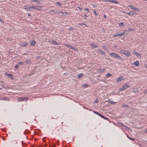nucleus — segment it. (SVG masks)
Segmentation results:
<instances>
[{
    "label": "nucleus",
    "mask_w": 147,
    "mask_h": 147,
    "mask_svg": "<svg viewBox=\"0 0 147 147\" xmlns=\"http://www.w3.org/2000/svg\"><path fill=\"white\" fill-rule=\"evenodd\" d=\"M144 94H146L147 93V90H145L144 92Z\"/></svg>",
    "instance_id": "a18cd8bd"
},
{
    "label": "nucleus",
    "mask_w": 147,
    "mask_h": 147,
    "mask_svg": "<svg viewBox=\"0 0 147 147\" xmlns=\"http://www.w3.org/2000/svg\"><path fill=\"white\" fill-rule=\"evenodd\" d=\"M132 30H133V29H129V31H132Z\"/></svg>",
    "instance_id": "bf43d9fd"
},
{
    "label": "nucleus",
    "mask_w": 147,
    "mask_h": 147,
    "mask_svg": "<svg viewBox=\"0 0 147 147\" xmlns=\"http://www.w3.org/2000/svg\"><path fill=\"white\" fill-rule=\"evenodd\" d=\"M18 64L20 65H22L24 64V63L22 62H19L18 63Z\"/></svg>",
    "instance_id": "4c0bfd02"
},
{
    "label": "nucleus",
    "mask_w": 147,
    "mask_h": 147,
    "mask_svg": "<svg viewBox=\"0 0 147 147\" xmlns=\"http://www.w3.org/2000/svg\"><path fill=\"white\" fill-rule=\"evenodd\" d=\"M71 47V49H74V47Z\"/></svg>",
    "instance_id": "4d7b16f0"
},
{
    "label": "nucleus",
    "mask_w": 147,
    "mask_h": 147,
    "mask_svg": "<svg viewBox=\"0 0 147 147\" xmlns=\"http://www.w3.org/2000/svg\"><path fill=\"white\" fill-rule=\"evenodd\" d=\"M101 117L103 118V119H106V120H108L109 119L108 118L105 117L103 115H102Z\"/></svg>",
    "instance_id": "a878e982"
},
{
    "label": "nucleus",
    "mask_w": 147,
    "mask_h": 147,
    "mask_svg": "<svg viewBox=\"0 0 147 147\" xmlns=\"http://www.w3.org/2000/svg\"><path fill=\"white\" fill-rule=\"evenodd\" d=\"M109 102L111 104V105H113L115 103H116V102H113L111 100H109Z\"/></svg>",
    "instance_id": "b1692460"
},
{
    "label": "nucleus",
    "mask_w": 147,
    "mask_h": 147,
    "mask_svg": "<svg viewBox=\"0 0 147 147\" xmlns=\"http://www.w3.org/2000/svg\"><path fill=\"white\" fill-rule=\"evenodd\" d=\"M127 138L129 139H130V138L129 137V136L128 135H127Z\"/></svg>",
    "instance_id": "6e6d98bb"
},
{
    "label": "nucleus",
    "mask_w": 147,
    "mask_h": 147,
    "mask_svg": "<svg viewBox=\"0 0 147 147\" xmlns=\"http://www.w3.org/2000/svg\"><path fill=\"white\" fill-rule=\"evenodd\" d=\"M119 124H120V125L121 126H122V127L124 126V127H126V128H128V127H127V126H125V125H123L122 123H120V122H119Z\"/></svg>",
    "instance_id": "393cba45"
},
{
    "label": "nucleus",
    "mask_w": 147,
    "mask_h": 147,
    "mask_svg": "<svg viewBox=\"0 0 147 147\" xmlns=\"http://www.w3.org/2000/svg\"><path fill=\"white\" fill-rule=\"evenodd\" d=\"M104 69H100L99 71L100 72H104Z\"/></svg>",
    "instance_id": "7c9ffc66"
},
{
    "label": "nucleus",
    "mask_w": 147,
    "mask_h": 147,
    "mask_svg": "<svg viewBox=\"0 0 147 147\" xmlns=\"http://www.w3.org/2000/svg\"><path fill=\"white\" fill-rule=\"evenodd\" d=\"M24 62L26 64H30L31 63V61L29 59H26L24 61Z\"/></svg>",
    "instance_id": "9b49d317"
},
{
    "label": "nucleus",
    "mask_w": 147,
    "mask_h": 147,
    "mask_svg": "<svg viewBox=\"0 0 147 147\" xmlns=\"http://www.w3.org/2000/svg\"><path fill=\"white\" fill-rule=\"evenodd\" d=\"M43 9V7L42 6H36L35 9H36L38 10H41Z\"/></svg>",
    "instance_id": "1a4fd4ad"
},
{
    "label": "nucleus",
    "mask_w": 147,
    "mask_h": 147,
    "mask_svg": "<svg viewBox=\"0 0 147 147\" xmlns=\"http://www.w3.org/2000/svg\"><path fill=\"white\" fill-rule=\"evenodd\" d=\"M24 8L27 11H31L32 9H31V6H28V5H25L24 7Z\"/></svg>",
    "instance_id": "423d86ee"
},
{
    "label": "nucleus",
    "mask_w": 147,
    "mask_h": 147,
    "mask_svg": "<svg viewBox=\"0 0 147 147\" xmlns=\"http://www.w3.org/2000/svg\"><path fill=\"white\" fill-rule=\"evenodd\" d=\"M83 86L85 88H86L88 86V84H84L83 85Z\"/></svg>",
    "instance_id": "ea45409f"
},
{
    "label": "nucleus",
    "mask_w": 147,
    "mask_h": 147,
    "mask_svg": "<svg viewBox=\"0 0 147 147\" xmlns=\"http://www.w3.org/2000/svg\"><path fill=\"white\" fill-rule=\"evenodd\" d=\"M103 2H110L112 3H115L117 4L119 3L116 0H100Z\"/></svg>",
    "instance_id": "7ed1b4c3"
},
{
    "label": "nucleus",
    "mask_w": 147,
    "mask_h": 147,
    "mask_svg": "<svg viewBox=\"0 0 147 147\" xmlns=\"http://www.w3.org/2000/svg\"><path fill=\"white\" fill-rule=\"evenodd\" d=\"M117 36H120V33H118V34H117Z\"/></svg>",
    "instance_id": "5fc2aeb1"
},
{
    "label": "nucleus",
    "mask_w": 147,
    "mask_h": 147,
    "mask_svg": "<svg viewBox=\"0 0 147 147\" xmlns=\"http://www.w3.org/2000/svg\"><path fill=\"white\" fill-rule=\"evenodd\" d=\"M35 42L34 40H32L31 41L30 45L32 46H34L35 45Z\"/></svg>",
    "instance_id": "2eb2a0df"
},
{
    "label": "nucleus",
    "mask_w": 147,
    "mask_h": 147,
    "mask_svg": "<svg viewBox=\"0 0 147 147\" xmlns=\"http://www.w3.org/2000/svg\"><path fill=\"white\" fill-rule=\"evenodd\" d=\"M18 68V66L17 65H15V69H17Z\"/></svg>",
    "instance_id": "c03bdc74"
},
{
    "label": "nucleus",
    "mask_w": 147,
    "mask_h": 147,
    "mask_svg": "<svg viewBox=\"0 0 147 147\" xmlns=\"http://www.w3.org/2000/svg\"><path fill=\"white\" fill-rule=\"evenodd\" d=\"M28 16H31V15L30 13H28Z\"/></svg>",
    "instance_id": "e2e57ef3"
},
{
    "label": "nucleus",
    "mask_w": 147,
    "mask_h": 147,
    "mask_svg": "<svg viewBox=\"0 0 147 147\" xmlns=\"http://www.w3.org/2000/svg\"><path fill=\"white\" fill-rule=\"evenodd\" d=\"M31 2H34V3L36 4H38V3H39V2L38 1L36 0H32V1Z\"/></svg>",
    "instance_id": "5701e85b"
},
{
    "label": "nucleus",
    "mask_w": 147,
    "mask_h": 147,
    "mask_svg": "<svg viewBox=\"0 0 147 147\" xmlns=\"http://www.w3.org/2000/svg\"><path fill=\"white\" fill-rule=\"evenodd\" d=\"M56 5H61V3L58 2H56Z\"/></svg>",
    "instance_id": "58836bf2"
},
{
    "label": "nucleus",
    "mask_w": 147,
    "mask_h": 147,
    "mask_svg": "<svg viewBox=\"0 0 147 147\" xmlns=\"http://www.w3.org/2000/svg\"><path fill=\"white\" fill-rule=\"evenodd\" d=\"M97 115H98L100 117H101V115H101L100 114V113H98V114Z\"/></svg>",
    "instance_id": "de8ad7c7"
},
{
    "label": "nucleus",
    "mask_w": 147,
    "mask_h": 147,
    "mask_svg": "<svg viewBox=\"0 0 147 147\" xmlns=\"http://www.w3.org/2000/svg\"><path fill=\"white\" fill-rule=\"evenodd\" d=\"M134 53L136 55L137 57H138L139 58H140V57H141V55L139 53H138L135 51H133V53Z\"/></svg>",
    "instance_id": "6e6552de"
},
{
    "label": "nucleus",
    "mask_w": 147,
    "mask_h": 147,
    "mask_svg": "<svg viewBox=\"0 0 147 147\" xmlns=\"http://www.w3.org/2000/svg\"><path fill=\"white\" fill-rule=\"evenodd\" d=\"M64 45L66 46V47H70V45L69 44H63Z\"/></svg>",
    "instance_id": "c9c22d12"
},
{
    "label": "nucleus",
    "mask_w": 147,
    "mask_h": 147,
    "mask_svg": "<svg viewBox=\"0 0 147 147\" xmlns=\"http://www.w3.org/2000/svg\"><path fill=\"white\" fill-rule=\"evenodd\" d=\"M134 64H135L136 66L138 67L139 65V62L138 61H137L134 63Z\"/></svg>",
    "instance_id": "f3484780"
},
{
    "label": "nucleus",
    "mask_w": 147,
    "mask_h": 147,
    "mask_svg": "<svg viewBox=\"0 0 147 147\" xmlns=\"http://www.w3.org/2000/svg\"><path fill=\"white\" fill-rule=\"evenodd\" d=\"M119 26L120 27H122L123 26V22L119 24Z\"/></svg>",
    "instance_id": "473e14b6"
},
{
    "label": "nucleus",
    "mask_w": 147,
    "mask_h": 147,
    "mask_svg": "<svg viewBox=\"0 0 147 147\" xmlns=\"http://www.w3.org/2000/svg\"><path fill=\"white\" fill-rule=\"evenodd\" d=\"M130 140H132L134 141L135 140L134 139V138H130Z\"/></svg>",
    "instance_id": "8fccbe9b"
},
{
    "label": "nucleus",
    "mask_w": 147,
    "mask_h": 147,
    "mask_svg": "<svg viewBox=\"0 0 147 147\" xmlns=\"http://www.w3.org/2000/svg\"><path fill=\"white\" fill-rule=\"evenodd\" d=\"M1 100H9V99L8 98H7L6 97H4L3 98L0 99Z\"/></svg>",
    "instance_id": "6ab92c4d"
},
{
    "label": "nucleus",
    "mask_w": 147,
    "mask_h": 147,
    "mask_svg": "<svg viewBox=\"0 0 147 147\" xmlns=\"http://www.w3.org/2000/svg\"><path fill=\"white\" fill-rule=\"evenodd\" d=\"M1 88H0V89H1Z\"/></svg>",
    "instance_id": "774afa93"
},
{
    "label": "nucleus",
    "mask_w": 147,
    "mask_h": 147,
    "mask_svg": "<svg viewBox=\"0 0 147 147\" xmlns=\"http://www.w3.org/2000/svg\"><path fill=\"white\" fill-rule=\"evenodd\" d=\"M121 107H129V106L128 105H126V104H123L122 105Z\"/></svg>",
    "instance_id": "cd10ccee"
},
{
    "label": "nucleus",
    "mask_w": 147,
    "mask_h": 147,
    "mask_svg": "<svg viewBox=\"0 0 147 147\" xmlns=\"http://www.w3.org/2000/svg\"><path fill=\"white\" fill-rule=\"evenodd\" d=\"M130 12H128V13H127V14L129 15V16H130Z\"/></svg>",
    "instance_id": "052dcab7"
},
{
    "label": "nucleus",
    "mask_w": 147,
    "mask_h": 147,
    "mask_svg": "<svg viewBox=\"0 0 147 147\" xmlns=\"http://www.w3.org/2000/svg\"><path fill=\"white\" fill-rule=\"evenodd\" d=\"M119 90L120 91H123V90H124L123 89V88H122V87L120 88H119Z\"/></svg>",
    "instance_id": "e433bc0d"
},
{
    "label": "nucleus",
    "mask_w": 147,
    "mask_h": 147,
    "mask_svg": "<svg viewBox=\"0 0 147 147\" xmlns=\"http://www.w3.org/2000/svg\"><path fill=\"white\" fill-rule=\"evenodd\" d=\"M52 43L54 44V45H59V43L57 42H56L54 40L52 41Z\"/></svg>",
    "instance_id": "4468645a"
},
{
    "label": "nucleus",
    "mask_w": 147,
    "mask_h": 147,
    "mask_svg": "<svg viewBox=\"0 0 147 147\" xmlns=\"http://www.w3.org/2000/svg\"><path fill=\"white\" fill-rule=\"evenodd\" d=\"M90 46L94 48H96L98 47L96 45L94 44H90Z\"/></svg>",
    "instance_id": "aec40b11"
},
{
    "label": "nucleus",
    "mask_w": 147,
    "mask_h": 147,
    "mask_svg": "<svg viewBox=\"0 0 147 147\" xmlns=\"http://www.w3.org/2000/svg\"><path fill=\"white\" fill-rule=\"evenodd\" d=\"M93 12L94 13V14H95V15H96V16H97V14L96 11H95V10H94V11H93Z\"/></svg>",
    "instance_id": "79ce46f5"
},
{
    "label": "nucleus",
    "mask_w": 147,
    "mask_h": 147,
    "mask_svg": "<svg viewBox=\"0 0 147 147\" xmlns=\"http://www.w3.org/2000/svg\"><path fill=\"white\" fill-rule=\"evenodd\" d=\"M129 87V86L127 84H125L124 85H123L122 86V88H123V89L125 90L126 89H127Z\"/></svg>",
    "instance_id": "9d476101"
},
{
    "label": "nucleus",
    "mask_w": 147,
    "mask_h": 147,
    "mask_svg": "<svg viewBox=\"0 0 147 147\" xmlns=\"http://www.w3.org/2000/svg\"><path fill=\"white\" fill-rule=\"evenodd\" d=\"M122 79H123L122 77H119L117 80V82L121 81Z\"/></svg>",
    "instance_id": "4be33fe9"
},
{
    "label": "nucleus",
    "mask_w": 147,
    "mask_h": 147,
    "mask_svg": "<svg viewBox=\"0 0 147 147\" xmlns=\"http://www.w3.org/2000/svg\"><path fill=\"white\" fill-rule=\"evenodd\" d=\"M93 112L94 113H95V114H97H97H98V112H96V111H93Z\"/></svg>",
    "instance_id": "49530a36"
},
{
    "label": "nucleus",
    "mask_w": 147,
    "mask_h": 147,
    "mask_svg": "<svg viewBox=\"0 0 147 147\" xmlns=\"http://www.w3.org/2000/svg\"><path fill=\"white\" fill-rule=\"evenodd\" d=\"M145 133H147V129H146L145 131Z\"/></svg>",
    "instance_id": "603ef678"
},
{
    "label": "nucleus",
    "mask_w": 147,
    "mask_h": 147,
    "mask_svg": "<svg viewBox=\"0 0 147 147\" xmlns=\"http://www.w3.org/2000/svg\"><path fill=\"white\" fill-rule=\"evenodd\" d=\"M50 12H53L55 13H61L60 12H58V11H55L54 10H50L49 11Z\"/></svg>",
    "instance_id": "bb28decb"
},
{
    "label": "nucleus",
    "mask_w": 147,
    "mask_h": 147,
    "mask_svg": "<svg viewBox=\"0 0 147 147\" xmlns=\"http://www.w3.org/2000/svg\"><path fill=\"white\" fill-rule=\"evenodd\" d=\"M6 75L11 78L12 79H13V78L11 74H6Z\"/></svg>",
    "instance_id": "dca6fc26"
},
{
    "label": "nucleus",
    "mask_w": 147,
    "mask_h": 147,
    "mask_svg": "<svg viewBox=\"0 0 147 147\" xmlns=\"http://www.w3.org/2000/svg\"><path fill=\"white\" fill-rule=\"evenodd\" d=\"M128 6L130 7L131 9L134 10L135 11H138L139 10L138 8H137L133 6H132L131 5H128Z\"/></svg>",
    "instance_id": "39448f33"
},
{
    "label": "nucleus",
    "mask_w": 147,
    "mask_h": 147,
    "mask_svg": "<svg viewBox=\"0 0 147 147\" xmlns=\"http://www.w3.org/2000/svg\"><path fill=\"white\" fill-rule=\"evenodd\" d=\"M97 51L102 55L105 54V52L100 50L98 49L97 50Z\"/></svg>",
    "instance_id": "ddd939ff"
},
{
    "label": "nucleus",
    "mask_w": 147,
    "mask_h": 147,
    "mask_svg": "<svg viewBox=\"0 0 147 147\" xmlns=\"http://www.w3.org/2000/svg\"><path fill=\"white\" fill-rule=\"evenodd\" d=\"M31 9H32H32H35L36 6H31Z\"/></svg>",
    "instance_id": "f704fd0d"
},
{
    "label": "nucleus",
    "mask_w": 147,
    "mask_h": 147,
    "mask_svg": "<svg viewBox=\"0 0 147 147\" xmlns=\"http://www.w3.org/2000/svg\"><path fill=\"white\" fill-rule=\"evenodd\" d=\"M132 91L135 93H138V92L137 89L136 88H134L132 90Z\"/></svg>",
    "instance_id": "a211bd4d"
},
{
    "label": "nucleus",
    "mask_w": 147,
    "mask_h": 147,
    "mask_svg": "<svg viewBox=\"0 0 147 147\" xmlns=\"http://www.w3.org/2000/svg\"><path fill=\"white\" fill-rule=\"evenodd\" d=\"M70 29H71L72 30H73V28H70Z\"/></svg>",
    "instance_id": "69168bd1"
},
{
    "label": "nucleus",
    "mask_w": 147,
    "mask_h": 147,
    "mask_svg": "<svg viewBox=\"0 0 147 147\" xmlns=\"http://www.w3.org/2000/svg\"><path fill=\"white\" fill-rule=\"evenodd\" d=\"M104 17H105V18H107L105 14L104 15Z\"/></svg>",
    "instance_id": "13d9d810"
},
{
    "label": "nucleus",
    "mask_w": 147,
    "mask_h": 147,
    "mask_svg": "<svg viewBox=\"0 0 147 147\" xmlns=\"http://www.w3.org/2000/svg\"><path fill=\"white\" fill-rule=\"evenodd\" d=\"M94 102L95 103H97L98 102L97 101V100H95L94 101Z\"/></svg>",
    "instance_id": "864d4df0"
},
{
    "label": "nucleus",
    "mask_w": 147,
    "mask_h": 147,
    "mask_svg": "<svg viewBox=\"0 0 147 147\" xmlns=\"http://www.w3.org/2000/svg\"><path fill=\"white\" fill-rule=\"evenodd\" d=\"M117 36V34H115L113 35V37H115Z\"/></svg>",
    "instance_id": "09e8293b"
},
{
    "label": "nucleus",
    "mask_w": 147,
    "mask_h": 147,
    "mask_svg": "<svg viewBox=\"0 0 147 147\" xmlns=\"http://www.w3.org/2000/svg\"><path fill=\"white\" fill-rule=\"evenodd\" d=\"M85 10H86L87 11V13H89V9H88V8H85Z\"/></svg>",
    "instance_id": "37998d69"
},
{
    "label": "nucleus",
    "mask_w": 147,
    "mask_h": 147,
    "mask_svg": "<svg viewBox=\"0 0 147 147\" xmlns=\"http://www.w3.org/2000/svg\"><path fill=\"white\" fill-rule=\"evenodd\" d=\"M84 17L85 18H87V16L86 15V14H85L84 15Z\"/></svg>",
    "instance_id": "3c124183"
},
{
    "label": "nucleus",
    "mask_w": 147,
    "mask_h": 147,
    "mask_svg": "<svg viewBox=\"0 0 147 147\" xmlns=\"http://www.w3.org/2000/svg\"><path fill=\"white\" fill-rule=\"evenodd\" d=\"M114 47H117V46L116 45H115Z\"/></svg>",
    "instance_id": "338daca9"
},
{
    "label": "nucleus",
    "mask_w": 147,
    "mask_h": 147,
    "mask_svg": "<svg viewBox=\"0 0 147 147\" xmlns=\"http://www.w3.org/2000/svg\"><path fill=\"white\" fill-rule=\"evenodd\" d=\"M123 13H126L127 14V13H128V12H123Z\"/></svg>",
    "instance_id": "680f3d73"
},
{
    "label": "nucleus",
    "mask_w": 147,
    "mask_h": 147,
    "mask_svg": "<svg viewBox=\"0 0 147 147\" xmlns=\"http://www.w3.org/2000/svg\"><path fill=\"white\" fill-rule=\"evenodd\" d=\"M79 25H80L81 26H82V25H85L86 27H87V26L86 25V24H84V23H81V24H79Z\"/></svg>",
    "instance_id": "72a5a7b5"
},
{
    "label": "nucleus",
    "mask_w": 147,
    "mask_h": 147,
    "mask_svg": "<svg viewBox=\"0 0 147 147\" xmlns=\"http://www.w3.org/2000/svg\"><path fill=\"white\" fill-rule=\"evenodd\" d=\"M28 99L27 97H19L18 100V102H22L24 101H27Z\"/></svg>",
    "instance_id": "20e7f679"
},
{
    "label": "nucleus",
    "mask_w": 147,
    "mask_h": 147,
    "mask_svg": "<svg viewBox=\"0 0 147 147\" xmlns=\"http://www.w3.org/2000/svg\"><path fill=\"white\" fill-rule=\"evenodd\" d=\"M130 16H132L134 15H136L137 14L136 12H134L132 11H130Z\"/></svg>",
    "instance_id": "f8f14e48"
},
{
    "label": "nucleus",
    "mask_w": 147,
    "mask_h": 147,
    "mask_svg": "<svg viewBox=\"0 0 147 147\" xmlns=\"http://www.w3.org/2000/svg\"><path fill=\"white\" fill-rule=\"evenodd\" d=\"M83 76V74H80L78 76V78H80L82 76Z\"/></svg>",
    "instance_id": "c756f323"
},
{
    "label": "nucleus",
    "mask_w": 147,
    "mask_h": 147,
    "mask_svg": "<svg viewBox=\"0 0 147 147\" xmlns=\"http://www.w3.org/2000/svg\"><path fill=\"white\" fill-rule=\"evenodd\" d=\"M78 8H79V9L80 10H81V8H80V7H78Z\"/></svg>",
    "instance_id": "0e129e2a"
},
{
    "label": "nucleus",
    "mask_w": 147,
    "mask_h": 147,
    "mask_svg": "<svg viewBox=\"0 0 147 147\" xmlns=\"http://www.w3.org/2000/svg\"><path fill=\"white\" fill-rule=\"evenodd\" d=\"M102 47L105 50H106L107 49L106 47L105 46H103Z\"/></svg>",
    "instance_id": "a19ab883"
},
{
    "label": "nucleus",
    "mask_w": 147,
    "mask_h": 147,
    "mask_svg": "<svg viewBox=\"0 0 147 147\" xmlns=\"http://www.w3.org/2000/svg\"><path fill=\"white\" fill-rule=\"evenodd\" d=\"M63 15H69V14H68V13L66 12H60Z\"/></svg>",
    "instance_id": "412c9836"
},
{
    "label": "nucleus",
    "mask_w": 147,
    "mask_h": 147,
    "mask_svg": "<svg viewBox=\"0 0 147 147\" xmlns=\"http://www.w3.org/2000/svg\"><path fill=\"white\" fill-rule=\"evenodd\" d=\"M111 75H112V74H111L108 73L107 74L106 76L107 77H110V76H111Z\"/></svg>",
    "instance_id": "2f4dec72"
},
{
    "label": "nucleus",
    "mask_w": 147,
    "mask_h": 147,
    "mask_svg": "<svg viewBox=\"0 0 147 147\" xmlns=\"http://www.w3.org/2000/svg\"><path fill=\"white\" fill-rule=\"evenodd\" d=\"M28 45L27 43H22V46L24 47H26Z\"/></svg>",
    "instance_id": "c85d7f7f"
},
{
    "label": "nucleus",
    "mask_w": 147,
    "mask_h": 147,
    "mask_svg": "<svg viewBox=\"0 0 147 147\" xmlns=\"http://www.w3.org/2000/svg\"><path fill=\"white\" fill-rule=\"evenodd\" d=\"M109 55H110L111 57L116 58L119 60H121L122 59V58L121 57L115 53L111 52L109 53Z\"/></svg>",
    "instance_id": "f257e3e1"
},
{
    "label": "nucleus",
    "mask_w": 147,
    "mask_h": 147,
    "mask_svg": "<svg viewBox=\"0 0 147 147\" xmlns=\"http://www.w3.org/2000/svg\"><path fill=\"white\" fill-rule=\"evenodd\" d=\"M128 31L125 30L123 32L120 33V37L124 35H127L128 33Z\"/></svg>",
    "instance_id": "0eeeda50"
},
{
    "label": "nucleus",
    "mask_w": 147,
    "mask_h": 147,
    "mask_svg": "<svg viewBox=\"0 0 147 147\" xmlns=\"http://www.w3.org/2000/svg\"><path fill=\"white\" fill-rule=\"evenodd\" d=\"M119 53L124 54L126 56H129L130 54V52L129 51L125 50L124 49L120 51Z\"/></svg>",
    "instance_id": "f03ea898"
}]
</instances>
